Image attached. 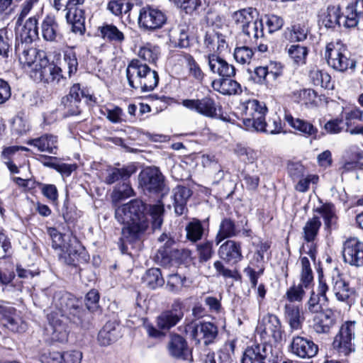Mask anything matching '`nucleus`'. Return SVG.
I'll list each match as a JSON object with an SVG mask.
<instances>
[{"label":"nucleus","instance_id":"1","mask_svg":"<svg viewBox=\"0 0 363 363\" xmlns=\"http://www.w3.org/2000/svg\"><path fill=\"white\" fill-rule=\"evenodd\" d=\"M145 204L139 199H133L115 209V218L124 224L120 238L121 250H127L128 245L140 242L149 227V220L145 214Z\"/></svg>","mask_w":363,"mask_h":363},{"label":"nucleus","instance_id":"2","mask_svg":"<svg viewBox=\"0 0 363 363\" xmlns=\"http://www.w3.org/2000/svg\"><path fill=\"white\" fill-rule=\"evenodd\" d=\"M126 77L130 86L143 92L153 90L159 83L157 72L138 59H133L129 62Z\"/></svg>","mask_w":363,"mask_h":363},{"label":"nucleus","instance_id":"3","mask_svg":"<svg viewBox=\"0 0 363 363\" xmlns=\"http://www.w3.org/2000/svg\"><path fill=\"white\" fill-rule=\"evenodd\" d=\"M48 233L59 258L67 264H75L84 251L77 238L72 235H62L53 228H50Z\"/></svg>","mask_w":363,"mask_h":363},{"label":"nucleus","instance_id":"4","mask_svg":"<svg viewBox=\"0 0 363 363\" xmlns=\"http://www.w3.org/2000/svg\"><path fill=\"white\" fill-rule=\"evenodd\" d=\"M41 57L35 67L29 70L30 77L35 82L64 86L67 77L62 74L60 67L50 63L45 53H41Z\"/></svg>","mask_w":363,"mask_h":363},{"label":"nucleus","instance_id":"5","mask_svg":"<svg viewBox=\"0 0 363 363\" xmlns=\"http://www.w3.org/2000/svg\"><path fill=\"white\" fill-rule=\"evenodd\" d=\"M84 0H53V6L56 10L66 11V20L72 25V30L75 33L82 34L84 30Z\"/></svg>","mask_w":363,"mask_h":363},{"label":"nucleus","instance_id":"6","mask_svg":"<svg viewBox=\"0 0 363 363\" xmlns=\"http://www.w3.org/2000/svg\"><path fill=\"white\" fill-rule=\"evenodd\" d=\"M55 310L59 314H62L70 322L75 324L81 323L82 311L81 301L73 295L67 292H57L53 297Z\"/></svg>","mask_w":363,"mask_h":363},{"label":"nucleus","instance_id":"7","mask_svg":"<svg viewBox=\"0 0 363 363\" xmlns=\"http://www.w3.org/2000/svg\"><path fill=\"white\" fill-rule=\"evenodd\" d=\"M325 58L329 66L339 72H345L348 68L355 67L354 62L348 56L347 48L339 42L327 44Z\"/></svg>","mask_w":363,"mask_h":363},{"label":"nucleus","instance_id":"8","mask_svg":"<svg viewBox=\"0 0 363 363\" xmlns=\"http://www.w3.org/2000/svg\"><path fill=\"white\" fill-rule=\"evenodd\" d=\"M355 329L354 321H347L340 327L333 342V348L340 355L347 356L354 351Z\"/></svg>","mask_w":363,"mask_h":363},{"label":"nucleus","instance_id":"9","mask_svg":"<svg viewBox=\"0 0 363 363\" xmlns=\"http://www.w3.org/2000/svg\"><path fill=\"white\" fill-rule=\"evenodd\" d=\"M139 186L144 191L159 193L164 189V177L155 167L143 169L138 175Z\"/></svg>","mask_w":363,"mask_h":363},{"label":"nucleus","instance_id":"10","mask_svg":"<svg viewBox=\"0 0 363 363\" xmlns=\"http://www.w3.org/2000/svg\"><path fill=\"white\" fill-rule=\"evenodd\" d=\"M264 342L272 337L275 342H281L283 339L281 324L278 317L268 313L264 315L256 330Z\"/></svg>","mask_w":363,"mask_h":363},{"label":"nucleus","instance_id":"11","mask_svg":"<svg viewBox=\"0 0 363 363\" xmlns=\"http://www.w3.org/2000/svg\"><path fill=\"white\" fill-rule=\"evenodd\" d=\"M166 21L165 14L157 8L147 5L140 10L138 24L145 30H154L160 28Z\"/></svg>","mask_w":363,"mask_h":363},{"label":"nucleus","instance_id":"12","mask_svg":"<svg viewBox=\"0 0 363 363\" xmlns=\"http://www.w3.org/2000/svg\"><path fill=\"white\" fill-rule=\"evenodd\" d=\"M48 320L46 330L52 340L61 342L67 341L69 334L67 323L69 320L57 311H51L48 315Z\"/></svg>","mask_w":363,"mask_h":363},{"label":"nucleus","instance_id":"13","mask_svg":"<svg viewBox=\"0 0 363 363\" xmlns=\"http://www.w3.org/2000/svg\"><path fill=\"white\" fill-rule=\"evenodd\" d=\"M182 104L191 111L211 118H218L219 116L218 111H220V107L210 96H205L200 99H184Z\"/></svg>","mask_w":363,"mask_h":363},{"label":"nucleus","instance_id":"14","mask_svg":"<svg viewBox=\"0 0 363 363\" xmlns=\"http://www.w3.org/2000/svg\"><path fill=\"white\" fill-rule=\"evenodd\" d=\"M185 331L196 343L203 341L205 345L211 343L218 335L217 327L210 323H191L186 326Z\"/></svg>","mask_w":363,"mask_h":363},{"label":"nucleus","instance_id":"15","mask_svg":"<svg viewBox=\"0 0 363 363\" xmlns=\"http://www.w3.org/2000/svg\"><path fill=\"white\" fill-rule=\"evenodd\" d=\"M342 253L345 263L356 267H363V242L357 238L347 239L343 243Z\"/></svg>","mask_w":363,"mask_h":363},{"label":"nucleus","instance_id":"16","mask_svg":"<svg viewBox=\"0 0 363 363\" xmlns=\"http://www.w3.org/2000/svg\"><path fill=\"white\" fill-rule=\"evenodd\" d=\"M82 98L92 100L91 95H86L82 90L79 84H74L68 95L62 99V104L64 106L66 113L68 116H77L81 113V99Z\"/></svg>","mask_w":363,"mask_h":363},{"label":"nucleus","instance_id":"17","mask_svg":"<svg viewBox=\"0 0 363 363\" xmlns=\"http://www.w3.org/2000/svg\"><path fill=\"white\" fill-rule=\"evenodd\" d=\"M15 52L18 57L20 63L24 68L28 67L30 70L34 69L38 64L41 53H45L31 46V44L25 43H16Z\"/></svg>","mask_w":363,"mask_h":363},{"label":"nucleus","instance_id":"18","mask_svg":"<svg viewBox=\"0 0 363 363\" xmlns=\"http://www.w3.org/2000/svg\"><path fill=\"white\" fill-rule=\"evenodd\" d=\"M290 349L294 354L302 359H310L314 357L318 351L317 345L311 340L301 336L293 337Z\"/></svg>","mask_w":363,"mask_h":363},{"label":"nucleus","instance_id":"19","mask_svg":"<svg viewBox=\"0 0 363 363\" xmlns=\"http://www.w3.org/2000/svg\"><path fill=\"white\" fill-rule=\"evenodd\" d=\"M208 65L210 71L220 77H234L235 75V67L215 53H210L207 56Z\"/></svg>","mask_w":363,"mask_h":363},{"label":"nucleus","instance_id":"20","mask_svg":"<svg viewBox=\"0 0 363 363\" xmlns=\"http://www.w3.org/2000/svg\"><path fill=\"white\" fill-rule=\"evenodd\" d=\"M220 259L228 263L237 264L242 259L241 244L233 240H228L218 249Z\"/></svg>","mask_w":363,"mask_h":363},{"label":"nucleus","instance_id":"21","mask_svg":"<svg viewBox=\"0 0 363 363\" xmlns=\"http://www.w3.org/2000/svg\"><path fill=\"white\" fill-rule=\"evenodd\" d=\"M203 45L208 51L216 55L226 52L228 49L226 36L213 30L206 31L203 38Z\"/></svg>","mask_w":363,"mask_h":363},{"label":"nucleus","instance_id":"22","mask_svg":"<svg viewBox=\"0 0 363 363\" xmlns=\"http://www.w3.org/2000/svg\"><path fill=\"white\" fill-rule=\"evenodd\" d=\"M40 33L48 42H58L62 39L59 23L54 16L47 15L40 23Z\"/></svg>","mask_w":363,"mask_h":363},{"label":"nucleus","instance_id":"23","mask_svg":"<svg viewBox=\"0 0 363 363\" xmlns=\"http://www.w3.org/2000/svg\"><path fill=\"white\" fill-rule=\"evenodd\" d=\"M167 350L170 356L176 359L188 360L190 351L186 341L179 335H172L167 344Z\"/></svg>","mask_w":363,"mask_h":363},{"label":"nucleus","instance_id":"24","mask_svg":"<svg viewBox=\"0 0 363 363\" xmlns=\"http://www.w3.org/2000/svg\"><path fill=\"white\" fill-rule=\"evenodd\" d=\"M233 77L216 79L212 81L213 89L223 95H237L242 93L240 84L233 79Z\"/></svg>","mask_w":363,"mask_h":363},{"label":"nucleus","instance_id":"25","mask_svg":"<svg viewBox=\"0 0 363 363\" xmlns=\"http://www.w3.org/2000/svg\"><path fill=\"white\" fill-rule=\"evenodd\" d=\"M121 337L120 325L116 321H108L98 334V342L101 346H108Z\"/></svg>","mask_w":363,"mask_h":363},{"label":"nucleus","instance_id":"26","mask_svg":"<svg viewBox=\"0 0 363 363\" xmlns=\"http://www.w3.org/2000/svg\"><path fill=\"white\" fill-rule=\"evenodd\" d=\"M26 143L36 147L40 152L57 154V137L52 134H44L40 137L28 140Z\"/></svg>","mask_w":363,"mask_h":363},{"label":"nucleus","instance_id":"27","mask_svg":"<svg viewBox=\"0 0 363 363\" xmlns=\"http://www.w3.org/2000/svg\"><path fill=\"white\" fill-rule=\"evenodd\" d=\"M341 12L339 6H329L323 10L319 15V22L327 28H335L336 26H340Z\"/></svg>","mask_w":363,"mask_h":363},{"label":"nucleus","instance_id":"28","mask_svg":"<svg viewBox=\"0 0 363 363\" xmlns=\"http://www.w3.org/2000/svg\"><path fill=\"white\" fill-rule=\"evenodd\" d=\"M38 38V20L35 17H30L26 20L20 33L17 35L16 43L32 44V43Z\"/></svg>","mask_w":363,"mask_h":363},{"label":"nucleus","instance_id":"29","mask_svg":"<svg viewBox=\"0 0 363 363\" xmlns=\"http://www.w3.org/2000/svg\"><path fill=\"white\" fill-rule=\"evenodd\" d=\"M335 320L330 310L315 314L313 318V330L319 334L328 333L334 325Z\"/></svg>","mask_w":363,"mask_h":363},{"label":"nucleus","instance_id":"30","mask_svg":"<svg viewBox=\"0 0 363 363\" xmlns=\"http://www.w3.org/2000/svg\"><path fill=\"white\" fill-rule=\"evenodd\" d=\"M177 306L180 308L179 304H177ZM183 315L184 314L181 308L177 309L174 306L171 311L163 312L158 316L157 326L162 330H169L176 325L182 318Z\"/></svg>","mask_w":363,"mask_h":363},{"label":"nucleus","instance_id":"31","mask_svg":"<svg viewBox=\"0 0 363 363\" xmlns=\"http://www.w3.org/2000/svg\"><path fill=\"white\" fill-rule=\"evenodd\" d=\"M178 60L184 64L190 77L198 82L203 81L205 74L192 55L189 53L178 55Z\"/></svg>","mask_w":363,"mask_h":363},{"label":"nucleus","instance_id":"32","mask_svg":"<svg viewBox=\"0 0 363 363\" xmlns=\"http://www.w3.org/2000/svg\"><path fill=\"white\" fill-rule=\"evenodd\" d=\"M235 344L233 342L225 343L218 352L216 357L213 353L206 354L205 363H232Z\"/></svg>","mask_w":363,"mask_h":363},{"label":"nucleus","instance_id":"33","mask_svg":"<svg viewBox=\"0 0 363 363\" xmlns=\"http://www.w3.org/2000/svg\"><path fill=\"white\" fill-rule=\"evenodd\" d=\"M240 230L238 228L235 222L230 218H224L221 220L217 235L215 238L216 244L219 245L223 240L238 236Z\"/></svg>","mask_w":363,"mask_h":363},{"label":"nucleus","instance_id":"34","mask_svg":"<svg viewBox=\"0 0 363 363\" xmlns=\"http://www.w3.org/2000/svg\"><path fill=\"white\" fill-rule=\"evenodd\" d=\"M285 318L292 330L301 329L304 317L301 308L294 304H286L284 307Z\"/></svg>","mask_w":363,"mask_h":363},{"label":"nucleus","instance_id":"35","mask_svg":"<svg viewBox=\"0 0 363 363\" xmlns=\"http://www.w3.org/2000/svg\"><path fill=\"white\" fill-rule=\"evenodd\" d=\"M186 26H179L170 29L169 42L172 47L184 48L189 45V35Z\"/></svg>","mask_w":363,"mask_h":363},{"label":"nucleus","instance_id":"36","mask_svg":"<svg viewBox=\"0 0 363 363\" xmlns=\"http://www.w3.org/2000/svg\"><path fill=\"white\" fill-rule=\"evenodd\" d=\"M191 194V190L185 186H177L173 189L172 199L176 214L181 216L184 213L187 200Z\"/></svg>","mask_w":363,"mask_h":363},{"label":"nucleus","instance_id":"37","mask_svg":"<svg viewBox=\"0 0 363 363\" xmlns=\"http://www.w3.org/2000/svg\"><path fill=\"white\" fill-rule=\"evenodd\" d=\"M242 118L247 117L248 119L259 114H266L267 108L263 102L257 99H250L240 104Z\"/></svg>","mask_w":363,"mask_h":363},{"label":"nucleus","instance_id":"38","mask_svg":"<svg viewBox=\"0 0 363 363\" xmlns=\"http://www.w3.org/2000/svg\"><path fill=\"white\" fill-rule=\"evenodd\" d=\"M267 351L265 345H254L248 347L243 354L242 363H266Z\"/></svg>","mask_w":363,"mask_h":363},{"label":"nucleus","instance_id":"39","mask_svg":"<svg viewBox=\"0 0 363 363\" xmlns=\"http://www.w3.org/2000/svg\"><path fill=\"white\" fill-rule=\"evenodd\" d=\"M99 30L102 38L111 43L121 44L125 39L124 33L113 24L104 23Z\"/></svg>","mask_w":363,"mask_h":363},{"label":"nucleus","instance_id":"40","mask_svg":"<svg viewBox=\"0 0 363 363\" xmlns=\"http://www.w3.org/2000/svg\"><path fill=\"white\" fill-rule=\"evenodd\" d=\"M286 121L294 129L307 136L316 137L318 130L311 123L300 118H294L291 115L285 116Z\"/></svg>","mask_w":363,"mask_h":363},{"label":"nucleus","instance_id":"41","mask_svg":"<svg viewBox=\"0 0 363 363\" xmlns=\"http://www.w3.org/2000/svg\"><path fill=\"white\" fill-rule=\"evenodd\" d=\"M135 172L136 167L133 164L122 168H113L106 177V182L108 184H112L119 179L125 181Z\"/></svg>","mask_w":363,"mask_h":363},{"label":"nucleus","instance_id":"42","mask_svg":"<svg viewBox=\"0 0 363 363\" xmlns=\"http://www.w3.org/2000/svg\"><path fill=\"white\" fill-rule=\"evenodd\" d=\"M333 291L336 298L342 302L346 301L351 294L348 284L339 274L336 277H333Z\"/></svg>","mask_w":363,"mask_h":363},{"label":"nucleus","instance_id":"43","mask_svg":"<svg viewBox=\"0 0 363 363\" xmlns=\"http://www.w3.org/2000/svg\"><path fill=\"white\" fill-rule=\"evenodd\" d=\"M321 226L319 217L313 216L308 219L303 228V238L306 242H315Z\"/></svg>","mask_w":363,"mask_h":363},{"label":"nucleus","instance_id":"44","mask_svg":"<svg viewBox=\"0 0 363 363\" xmlns=\"http://www.w3.org/2000/svg\"><path fill=\"white\" fill-rule=\"evenodd\" d=\"M257 15L256 9L247 8L235 12L233 18L235 23L242 29L245 26L257 19Z\"/></svg>","mask_w":363,"mask_h":363},{"label":"nucleus","instance_id":"45","mask_svg":"<svg viewBox=\"0 0 363 363\" xmlns=\"http://www.w3.org/2000/svg\"><path fill=\"white\" fill-rule=\"evenodd\" d=\"M300 284L308 289L313 281V272L308 257H300Z\"/></svg>","mask_w":363,"mask_h":363},{"label":"nucleus","instance_id":"46","mask_svg":"<svg viewBox=\"0 0 363 363\" xmlns=\"http://www.w3.org/2000/svg\"><path fill=\"white\" fill-rule=\"evenodd\" d=\"M16 312V309L13 308V311L7 313L1 320L4 321L3 325L12 332L21 333L24 331L26 327Z\"/></svg>","mask_w":363,"mask_h":363},{"label":"nucleus","instance_id":"47","mask_svg":"<svg viewBox=\"0 0 363 363\" xmlns=\"http://www.w3.org/2000/svg\"><path fill=\"white\" fill-rule=\"evenodd\" d=\"M143 281L147 287L152 289L160 287L164 283L161 271L158 268L148 269L143 277Z\"/></svg>","mask_w":363,"mask_h":363},{"label":"nucleus","instance_id":"48","mask_svg":"<svg viewBox=\"0 0 363 363\" xmlns=\"http://www.w3.org/2000/svg\"><path fill=\"white\" fill-rule=\"evenodd\" d=\"M310 78L315 86L327 89H333L331 77L326 72L319 69H313L310 72Z\"/></svg>","mask_w":363,"mask_h":363},{"label":"nucleus","instance_id":"49","mask_svg":"<svg viewBox=\"0 0 363 363\" xmlns=\"http://www.w3.org/2000/svg\"><path fill=\"white\" fill-rule=\"evenodd\" d=\"M315 212L322 216L326 228H331L335 225L337 216L335 206L332 203H325L315 209Z\"/></svg>","mask_w":363,"mask_h":363},{"label":"nucleus","instance_id":"50","mask_svg":"<svg viewBox=\"0 0 363 363\" xmlns=\"http://www.w3.org/2000/svg\"><path fill=\"white\" fill-rule=\"evenodd\" d=\"M186 238L193 242L201 240L203 234V228L199 220L194 219L189 222L186 228Z\"/></svg>","mask_w":363,"mask_h":363},{"label":"nucleus","instance_id":"51","mask_svg":"<svg viewBox=\"0 0 363 363\" xmlns=\"http://www.w3.org/2000/svg\"><path fill=\"white\" fill-rule=\"evenodd\" d=\"M160 48L147 43L141 47L138 52V57L150 63H155L160 55Z\"/></svg>","mask_w":363,"mask_h":363},{"label":"nucleus","instance_id":"52","mask_svg":"<svg viewBox=\"0 0 363 363\" xmlns=\"http://www.w3.org/2000/svg\"><path fill=\"white\" fill-rule=\"evenodd\" d=\"M308 30L305 26L301 24L294 25L287 28L284 33L285 38L291 42L303 41L307 38Z\"/></svg>","mask_w":363,"mask_h":363},{"label":"nucleus","instance_id":"53","mask_svg":"<svg viewBox=\"0 0 363 363\" xmlns=\"http://www.w3.org/2000/svg\"><path fill=\"white\" fill-rule=\"evenodd\" d=\"M242 33L247 35L250 40L256 41L259 38L263 36V25L262 21L258 18L255 19L252 23L245 26L242 29Z\"/></svg>","mask_w":363,"mask_h":363},{"label":"nucleus","instance_id":"54","mask_svg":"<svg viewBox=\"0 0 363 363\" xmlns=\"http://www.w3.org/2000/svg\"><path fill=\"white\" fill-rule=\"evenodd\" d=\"M133 4L126 0H111L107 5V9L116 16L129 12Z\"/></svg>","mask_w":363,"mask_h":363},{"label":"nucleus","instance_id":"55","mask_svg":"<svg viewBox=\"0 0 363 363\" xmlns=\"http://www.w3.org/2000/svg\"><path fill=\"white\" fill-rule=\"evenodd\" d=\"M133 195V190L128 183L123 182L115 187L113 189L111 199L113 203L129 198Z\"/></svg>","mask_w":363,"mask_h":363},{"label":"nucleus","instance_id":"56","mask_svg":"<svg viewBox=\"0 0 363 363\" xmlns=\"http://www.w3.org/2000/svg\"><path fill=\"white\" fill-rule=\"evenodd\" d=\"M213 267L216 271V275L223 277L224 279H232L234 281H240L241 274L237 269H230L219 260L214 262Z\"/></svg>","mask_w":363,"mask_h":363},{"label":"nucleus","instance_id":"57","mask_svg":"<svg viewBox=\"0 0 363 363\" xmlns=\"http://www.w3.org/2000/svg\"><path fill=\"white\" fill-rule=\"evenodd\" d=\"M266 114H259L248 119L247 117L242 118V123L246 130L260 132L264 128Z\"/></svg>","mask_w":363,"mask_h":363},{"label":"nucleus","instance_id":"58","mask_svg":"<svg viewBox=\"0 0 363 363\" xmlns=\"http://www.w3.org/2000/svg\"><path fill=\"white\" fill-rule=\"evenodd\" d=\"M327 305L328 302L325 301V298H320V297L315 294V291H313L308 301L306 303V310L309 313L317 314L323 312V307Z\"/></svg>","mask_w":363,"mask_h":363},{"label":"nucleus","instance_id":"59","mask_svg":"<svg viewBox=\"0 0 363 363\" xmlns=\"http://www.w3.org/2000/svg\"><path fill=\"white\" fill-rule=\"evenodd\" d=\"M288 55L291 60L298 65L305 64L308 55L306 47L299 45H291L288 48Z\"/></svg>","mask_w":363,"mask_h":363},{"label":"nucleus","instance_id":"60","mask_svg":"<svg viewBox=\"0 0 363 363\" xmlns=\"http://www.w3.org/2000/svg\"><path fill=\"white\" fill-rule=\"evenodd\" d=\"M187 279L185 277H181L178 274H170L167 279V287L169 291L178 293L183 287L188 286Z\"/></svg>","mask_w":363,"mask_h":363},{"label":"nucleus","instance_id":"61","mask_svg":"<svg viewBox=\"0 0 363 363\" xmlns=\"http://www.w3.org/2000/svg\"><path fill=\"white\" fill-rule=\"evenodd\" d=\"M150 214L152 217V226L153 230L160 229L163 222L162 215L164 206L160 203L150 206Z\"/></svg>","mask_w":363,"mask_h":363},{"label":"nucleus","instance_id":"62","mask_svg":"<svg viewBox=\"0 0 363 363\" xmlns=\"http://www.w3.org/2000/svg\"><path fill=\"white\" fill-rule=\"evenodd\" d=\"M253 55V50L247 46L236 48L233 54L235 60L242 65L249 64Z\"/></svg>","mask_w":363,"mask_h":363},{"label":"nucleus","instance_id":"63","mask_svg":"<svg viewBox=\"0 0 363 363\" xmlns=\"http://www.w3.org/2000/svg\"><path fill=\"white\" fill-rule=\"evenodd\" d=\"M282 123L281 118L274 114L269 118L267 122L264 121V128L261 131L269 134H278L282 131Z\"/></svg>","mask_w":363,"mask_h":363},{"label":"nucleus","instance_id":"64","mask_svg":"<svg viewBox=\"0 0 363 363\" xmlns=\"http://www.w3.org/2000/svg\"><path fill=\"white\" fill-rule=\"evenodd\" d=\"M304 289V286L301 284H294L287 289L285 296L290 302H301L305 295Z\"/></svg>","mask_w":363,"mask_h":363}]
</instances>
